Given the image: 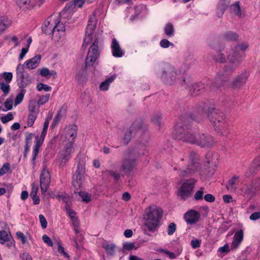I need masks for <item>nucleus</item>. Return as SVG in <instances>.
<instances>
[{
  "label": "nucleus",
  "mask_w": 260,
  "mask_h": 260,
  "mask_svg": "<svg viewBox=\"0 0 260 260\" xmlns=\"http://www.w3.org/2000/svg\"><path fill=\"white\" fill-rule=\"evenodd\" d=\"M247 45L241 44L232 48L228 55L229 64L225 66L222 71L219 72L215 79L211 88H219L227 82L233 72L241 62L243 51L247 48Z\"/></svg>",
  "instance_id": "nucleus-1"
},
{
  "label": "nucleus",
  "mask_w": 260,
  "mask_h": 260,
  "mask_svg": "<svg viewBox=\"0 0 260 260\" xmlns=\"http://www.w3.org/2000/svg\"><path fill=\"white\" fill-rule=\"evenodd\" d=\"M95 25L96 20L95 15L93 14L89 17L88 24L86 28L85 37L82 45V47H84V45L86 46L92 43L89 49L85 59V66L84 67V70H85L87 67L93 66L100 55L98 44L101 35L99 34L96 35L93 34Z\"/></svg>",
  "instance_id": "nucleus-2"
},
{
  "label": "nucleus",
  "mask_w": 260,
  "mask_h": 260,
  "mask_svg": "<svg viewBox=\"0 0 260 260\" xmlns=\"http://www.w3.org/2000/svg\"><path fill=\"white\" fill-rule=\"evenodd\" d=\"M212 123L215 131L221 135H226L228 133V124L224 113L218 109L209 108L208 111L203 110Z\"/></svg>",
  "instance_id": "nucleus-3"
},
{
  "label": "nucleus",
  "mask_w": 260,
  "mask_h": 260,
  "mask_svg": "<svg viewBox=\"0 0 260 260\" xmlns=\"http://www.w3.org/2000/svg\"><path fill=\"white\" fill-rule=\"evenodd\" d=\"M199 133L183 123H178L174 126L173 135L175 139L184 142L196 145Z\"/></svg>",
  "instance_id": "nucleus-4"
},
{
  "label": "nucleus",
  "mask_w": 260,
  "mask_h": 260,
  "mask_svg": "<svg viewBox=\"0 0 260 260\" xmlns=\"http://www.w3.org/2000/svg\"><path fill=\"white\" fill-rule=\"evenodd\" d=\"M155 72L157 76L165 84H174L178 77L175 67L169 62H162L155 67Z\"/></svg>",
  "instance_id": "nucleus-5"
},
{
  "label": "nucleus",
  "mask_w": 260,
  "mask_h": 260,
  "mask_svg": "<svg viewBox=\"0 0 260 260\" xmlns=\"http://www.w3.org/2000/svg\"><path fill=\"white\" fill-rule=\"evenodd\" d=\"M162 209L156 206H149L145 211L143 223L147 228H157L161 225L163 214Z\"/></svg>",
  "instance_id": "nucleus-6"
},
{
  "label": "nucleus",
  "mask_w": 260,
  "mask_h": 260,
  "mask_svg": "<svg viewBox=\"0 0 260 260\" xmlns=\"http://www.w3.org/2000/svg\"><path fill=\"white\" fill-rule=\"evenodd\" d=\"M189 160L188 165L179 171V174L182 177L192 175L200 170L201 162L197 153L191 152L189 156Z\"/></svg>",
  "instance_id": "nucleus-7"
},
{
  "label": "nucleus",
  "mask_w": 260,
  "mask_h": 260,
  "mask_svg": "<svg viewBox=\"0 0 260 260\" xmlns=\"http://www.w3.org/2000/svg\"><path fill=\"white\" fill-rule=\"evenodd\" d=\"M73 145V141L68 142L64 148L58 152L56 160L60 167H64L67 162L71 159L72 153L75 151Z\"/></svg>",
  "instance_id": "nucleus-8"
},
{
  "label": "nucleus",
  "mask_w": 260,
  "mask_h": 260,
  "mask_svg": "<svg viewBox=\"0 0 260 260\" xmlns=\"http://www.w3.org/2000/svg\"><path fill=\"white\" fill-rule=\"evenodd\" d=\"M196 180L193 178L185 180L178 191V195L185 200L191 194Z\"/></svg>",
  "instance_id": "nucleus-9"
},
{
  "label": "nucleus",
  "mask_w": 260,
  "mask_h": 260,
  "mask_svg": "<svg viewBox=\"0 0 260 260\" xmlns=\"http://www.w3.org/2000/svg\"><path fill=\"white\" fill-rule=\"evenodd\" d=\"M51 182V176L49 171L44 167L41 171L40 175V184L41 191L46 192L50 186Z\"/></svg>",
  "instance_id": "nucleus-10"
},
{
  "label": "nucleus",
  "mask_w": 260,
  "mask_h": 260,
  "mask_svg": "<svg viewBox=\"0 0 260 260\" xmlns=\"http://www.w3.org/2000/svg\"><path fill=\"white\" fill-rule=\"evenodd\" d=\"M69 5H67L64 9L59 13V15H55V24H54V31L64 32L65 31V27L63 21H61L66 17L70 16L69 10L67 7Z\"/></svg>",
  "instance_id": "nucleus-11"
},
{
  "label": "nucleus",
  "mask_w": 260,
  "mask_h": 260,
  "mask_svg": "<svg viewBox=\"0 0 260 260\" xmlns=\"http://www.w3.org/2000/svg\"><path fill=\"white\" fill-rule=\"evenodd\" d=\"M131 151L128 150L122 161L120 170L125 173H129L136 166V159L131 158Z\"/></svg>",
  "instance_id": "nucleus-12"
},
{
  "label": "nucleus",
  "mask_w": 260,
  "mask_h": 260,
  "mask_svg": "<svg viewBox=\"0 0 260 260\" xmlns=\"http://www.w3.org/2000/svg\"><path fill=\"white\" fill-rule=\"evenodd\" d=\"M248 77V75L246 72L242 73L233 79L229 88L232 90L240 89L246 84Z\"/></svg>",
  "instance_id": "nucleus-13"
},
{
  "label": "nucleus",
  "mask_w": 260,
  "mask_h": 260,
  "mask_svg": "<svg viewBox=\"0 0 260 260\" xmlns=\"http://www.w3.org/2000/svg\"><path fill=\"white\" fill-rule=\"evenodd\" d=\"M142 125V122L140 121H136L132 124L129 130L125 132L123 138V141L125 144H127L132 136L141 129Z\"/></svg>",
  "instance_id": "nucleus-14"
},
{
  "label": "nucleus",
  "mask_w": 260,
  "mask_h": 260,
  "mask_svg": "<svg viewBox=\"0 0 260 260\" xmlns=\"http://www.w3.org/2000/svg\"><path fill=\"white\" fill-rule=\"evenodd\" d=\"M197 142V145L201 147H211L215 143L213 138L209 135L199 133Z\"/></svg>",
  "instance_id": "nucleus-15"
},
{
  "label": "nucleus",
  "mask_w": 260,
  "mask_h": 260,
  "mask_svg": "<svg viewBox=\"0 0 260 260\" xmlns=\"http://www.w3.org/2000/svg\"><path fill=\"white\" fill-rule=\"evenodd\" d=\"M55 15L48 17L42 26V31L46 35H51L54 32Z\"/></svg>",
  "instance_id": "nucleus-16"
},
{
  "label": "nucleus",
  "mask_w": 260,
  "mask_h": 260,
  "mask_svg": "<svg viewBox=\"0 0 260 260\" xmlns=\"http://www.w3.org/2000/svg\"><path fill=\"white\" fill-rule=\"evenodd\" d=\"M78 127L75 125H69L66 126L63 131V135L68 141H73L76 137Z\"/></svg>",
  "instance_id": "nucleus-17"
},
{
  "label": "nucleus",
  "mask_w": 260,
  "mask_h": 260,
  "mask_svg": "<svg viewBox=\"0 0 260 260\" xmlns=\"http://www.w3.org/2000/svg\"><path fill=\"white\" fill-rule=\"evenodd\" d=\"M201 217L200 213L195 210H191L184 215V219L187 223L192 224L197 222Z\"/></svg>",
  "instance_id": "nucleus-18"
},
{
  "label": "nucleus",
  "mask_w": 260,
  "mask_h": 260,
  "mask_svg": "<svg viewBox=\"0 0 260 260\" xmlns=\"http://www.w3.org/2000/svg\"><path fill=\"white\" fill-rule=\"evenodd\" d=\"M257 186L254 183L248 185L241 189V191L243 196L248 199H251L255 196L257 190Z\"/></svg>",
  "instance_id": "nucleus-19"
},
{
  "label": "nucleus",
  "mask_w": 260,
  "mask_h": 260,
  "mask_svg": "<svg viewBox=\"0 0 260 260\" xmlns=\"http://www.w3.org/2000/svg\"><path fill=\"white\" fill-rule=\"evenodd\" d=\"M111 48L112 55L115 57H121L124 54V52L115 38L112 39Z\"/></svg>",
  "instance_id": "nucleus-20"
},
{
  "label": "nucleus",
  "mask_w": 260,
  "mask_h": 260,
  "mask_svg": "<svg viewBox=\"0 0 260 260\" xmlns=\"http://www.w3.org/2000/svg\"><path fill=\"white\" fill-rule=\"evenodd\" d=\"M41 59V56L40 55H37L33 58L25 61L24 66L29 69H35L38 66Z\"/></svg>",
  "instance_id": "nucleus-21"
},
{
  "label": "nucleus",
  "mask_w": 260,
  "mask_h": 260,
  "mask_svg": "<svg viewBox=\"0 0 260 260\" xmlns=\"http://www.w3.org/2000/svg\"><path fill=\"white\" fill-rule=\"evenodd\" d=\"M243 239V232L240 229L237 231L234 235V240L231 245L232 249H236Z\"/></svg>",
  "instance_id": "nucleus-22"
},
{
  "label": "nucleus",
  "mask_w": 260,
  "mask_h": 260,
  "mask_svg": "<svg viewBox=\"0 0 260 260\" xmlns=\"http://www.w3.org/2000/svg\"><path fill=\"white\" fill-rule=\"evenodd\" d=\"M35 5L36 3L34 0H17V6L24 10L31 9Z\"/></svg>",
  "instance_id": "nucleus-23"
},
{
  "label": "nucleus",
  "mask_w": 260,
  "mask_h": 260,
  "mask_svg": "<svg viewBox=\"0 0 260 260\" xmlns=\"http://www.w3.org/2000/svg\"><path fill=\"white\" fill-rule=\"evenodd\" d=\"M205 88V86L202 83L194 84L190 89L191 94L193 96H197L201 92H203Z\"/></svg>",
  "instance_id": "nucleus-24"
},
{
  "label": "nucleus",
  "mask_w": 260,
  "mask_h": 260,
  "mask_svg": "<svg viewBox=\"0 0 260 260\" xmlns=\"http://www.w3.org/2000/svg\"><path fill=\"white\" fill-rule=\"evenodd\" d=\"M117 76L115 74L108 77L104 81L102 82L100 85V89L102 91H107L109 89L110 84L116 79Z\"/></svg>",
  "instance_id": "nucleus-25"
},
{
  "label": "nucleus",
  "mask_w": 260,
  "mask_h": 260,
  "mask_svg": "<svg viewBox=\"0 0 260 260\" xmlns=\"http://www.w3.org/2000/svg\"><path fill=\"white\" fill-rule=\"evenodd\" d=\"M260 169V156H256L252 161L249 170L252 174L256 173Z\"/></svg>",
  "instance_id": "nucleus-26"
},
{
  "label": "nucleus",
  "mask_w": 260,
  "mask_h": 260,
  "mask_svg": "<svg viewBox=\"0 0 260 260\" xmlns=\"http://www.w3.org/2000/svg\"><path fill=\"white\" fill-rule=\"evenodd\" d=\"M11 24V21L7 17H0V32L2 33L5 29L10 26Z\"/></svg>",
  "instance_id": "nucleus-27"
},
{
  "label": "nucleus",
  "mask_w": 260,
  "mask_h": 260,
  "mask_svg": "<svg viewBox=\"0 0 260 260\" xmlns=\"http://www.w3.org/2000/svg\"><path fill=\"white\" fill-rule=\"evenodd\" d=\"M40 106L37 105V104L35 101H30L29 103V114H34L38 115L39 112Z\"/></svg>",
  "instance_id": "nucleus-28"
},
{
  "label": "nucleus",
  "mask_w": 260,
  "mask_h": 260,
  "mask_svg": "<svg viewBox=\"0 0 260 260\" xmlns=\"http://www.w3.org/2000/svg\"><path fill=\"white\" fill-rule=\"evenodd\" d=\"M222 37L226 41H236L238 39V36L233 31H228L223 34Z\"/></svg>",
  "instance_id": "nucleus-29"
},
{
  "label": "nucleus",
  "mask_w": 260,
  "mask_h": 260,
  "mask_svg": "<svg viewBox=\"0 0 260 260\" xmlns=\"http://www.w3.org/2000/svg\"><path fill=\"white\" fill-rule=\"evenodd\" d=\"M31 42H32V39L31 37H29V38L26 39L27 45L25 47H24L21 49V53L19 56V60H21L24 58L25 55H26V54L27 53V52L28 51V49L29 48V46H30Z\"/></svg>",
  "instance_id": "nucleus-30"
},
{
  "label": "nucleus",
  "mask_w": 260,
  "mask_h": 260,
  "mask_svg": "<svg viewBox=\"0 0 260 260\" xmlns=\"http://www.w3.org/2000/svg\"><path fill=\"white\" fill-rule=\"evenodd\" d=\"M175 29L171 23H168L164 27V32L168 37H172L174 35Z\"/></svg>",
  "instance_id": "nucleus-31"
},
{
  "label": "nucleus",
  "mask_w": 260,
  "mask_h": 260,
  "mask_svg": "<svg viewBox=\"0 0 260 260\" xmlns=\"http://www.w3.org/2000/svg\"><path fill=\"white\" fill-rule=\"evenodd\" d=\"M238 178L237 176H235L229 180L226 184V188L229 190L233 191L236 188V182Z\"/></svg>",
  "instance_id": "nucleus-32"
},
{
  "label": "nucleus",
  "mask_w": 260,
  "mask_h": 260,
  "mask_svg": "<svg viewBox=\"0 0 260 260\" xmlns=\"http://www.w3.org/2000/svg\"><path fill=\"white\" fill-rule=\"evenodd\" d=\"M150 141L149 135L148 133H144L140 137L139 141L140 147H145Z\"/></svg>",
  "instance_id": "nucleus-33"
},
{
  "label": "nucleus",
  "mask_w": 260,
  "mask_h": 260,
  "mask_svg": "<svg viewBox=\"0 0 260 260\" xmlns=\"http://www.w3.org/2000/svg\"><path fill=\"white\" fill-rule=\"evenodd\" d=\"M78 194L82 199V202L87 203L91 201L90 194L85 191H80Z\"/></svg>",
  "instance_id": "nucleus-34"
},
{
  "label": "nucleus",
  "mask_w": 260,
  "mask_h": 260,
  "mask_svg": "<svg viewBox=\"0 0 260 260\" xmlns=\"http://www.w3.org/2000/svg\"><path fill=\"white\" fill-rule=\"evenodd\" d=\"M62 117V114L60 112H58L57 114L54 116L53 121L51 124L50 127L52 129L54 128L58 124Z\"/></svg>",
  "instance_id": "nucleus-35"
},
{
  "label": "nucleus",
  "mask_w": 260,
  "mask_h": 260,
  "mask_svg": "<svg viewBox=\"0 0 260 260\" xmlns=\"http://www.w3.org/2000/svg\"><path fill=\"white\" fill-rule=\"evenodd\" d=\"M161 119V114L159 113L154 114L151 118L152 122L157 126H160Z\"/></svg>",
  "instance_id": "nucleus-36"
},
{
  "label": "nucleus",
  "mask_w": 260,
  "mask_h": 260,
  "mask_svg": "<svg viewBox=\"0 0 260 260\" xmlns=\"http://www.w3.org/2000/svg\"><path fill=\"white\" fill-rule=\"evenodd\" d=\"M56 197L59 201H62L65 203H68L70 200L69 195L64 192L57 194Z\"/></svg>",
  "instance_id": "nucleus-37"
},
{
  "label": "nucleus",
  "mask_w": 260,
  "mask_h": 260,
  "mask_svg": "<svg viewBox=\"0 0 260 260\" xmlns=\"http://www.w3.org/2000/svg\"><path fill=\"white\" fill-rule=\"evenodd\" d=\"M106 173L109 176H112L115 181L117 182L118 181L121 176V174L119 172H115L113 170H107L106 171Z\"/></svg>",
  "instance_id": "nucleus-38"
},
{
  "label": "nucleus",
  "mask_w": 260,
  "mask_h": 260,
  "mask_svg": "<svg viewBox=\"0 0 260 260\" xmlns=\"http://www.w3.org/2000/svg\"><path fill=\"white\" fill-rule=\"evenodd\" d=\"M205 188L201 187L200 190H198L194 195V199L196 201L201 200L204 198Z\"/></svg>",
  "instance_id": "nucleus-39"
},
{
  "label": "nucleus",
  "mask_w": 260,
  "mask_h": 260,
  "mask_svg": "<svg viewBox=\"0 0 260 260\" xmlns=\"http://www.w3.org/2000/svg\"><path fill=\"white\" fill-rule=\"evenodd\" d=\"M85 3V0H74L73 4L68 3L67 5H69L67 8L69 10V13H70V8L74 5L75 7H78L79 8H81L83 6V5Z\"/></svg>",
  "instance_id": "nucleus-40"
},
{
  "label": "nucleus",
  "mask_w": 260,
  "mask_h": 260,
  "mask_svg": "<svg viewBox=\"0 0 260 260\" xmlns=\"http://www.w3.org/2000/svg\"><path fill=\"white\" fill-rule=\"evenodd\" d=\"M9 239V236L7 233L4 231H0V243L1 244H4L8 242Z\"/></svg>",
  "instance_id": "nucleus-41"
},
{
  "label": "nucleus",
  "mask_w": 260,
  "mask_h": 260,
  "mask_svg": "<svg viewBox=\"0 0 260 260\" xmlns=\"http://www.w3.org/2000/svg\"><path fill=\"white\" fill-rule=\"evenodd\" d=\"M13 99L9 98L6 100V101L4 102V105L5 107V109H3L4 111H8L10 110L12 108Z\"/></svg>",
  "instance_id": "nucleus-42"
},
{
  "label": "nucleus",
  "mask_w": 260,
  "mask_h": 260,
  "mask_svg": "<svg viewBox=\"0 0 260 260\" xmlns=\"http://www.w3.org/2000/svg\"><path fill=\"white\" fill-rule=\"evenodd\" d=\"M103 247L107 251V253L111 255H114L115 253V245L113 244H108L103 246Z\"/></svg>",
  "instance_id": "nucleus-43"
},
{
  "label": "nucleus",
  "mask_w": 260,
  "mask_h": 260,
  "mask_svg": "<svg viewBox=\"0 0 260 260\" xmlns=\"http://www.w3.org/2000/svg\"><path fill=\"white\" fill-rule=\"evenodd\" d=\"M45 136L41 135L40 136H36L35 137L36 141L35 142V146L41 147V145L43 144V143L44 141Z\"/></svg>",
  "instance_id": "nucleus-44"
},
{
  "label": "nucleus",
  "mask_w": 260,
  "mask_h": 260,
  "mask_svg": "<svg viewBox=\"0 0 260 260\" xmlns=\"http://www.w3.org/2000/svg\"><path fill=\"white\" fill-rule=\"evenodd\" d=\"M37 89L40 91L43 90H45V91H50L51 90L52 88L51 86L47 84L39 83L37 86Z\"/></svg>",
  "instance_id": "nucleus-45"
},
{
  "label": "nucleus",
  "mask_w": 260,
  "mask_h": 260,
  "mask_svg": "<svg viewBox=\"0 0 260 260\" xmlns=\"http://www.w3.org/2000/svg\"><path fill=\"white\" fill-rule=\"evenodd\" d=\"M40 147L34 146L32 152L31 162L34 165L36 163V159L40 151Z\"/></svg>",
  "instance_id": "nucleus-46"
},
{
  "label": "nucleus",
  "mask_w": 260,
  "mask_h": 260,
  "mask_svg": "<svg viewBox=\"0 0 260 260\" xmlns=\"http://www.w3.org/2000/svg\"><path fill=\"white\" fill-rule=\"evenodd\" d=\"M49 97V94H46L45 95L40 96L38 101L37 105L40 106L45 104L48 101Z\"/></svg>",
  "instance_id": "nucleus-47"
},
{
  "label": "nucleus",
  "mask_w": 260,
  "mask_h": 260,
  "mask_svg": "<svg viewBox=\"0 0 260 260\" xmlns=\"http://www.w3.org/2000/svg\"><path fill=\"white\" fill-rule=\"evenodd\" d=\"M214 59L216 61L222 63L225 60V57L221 51H219L217 53V54L214 57Z\"/></svg>",
  "instance_id": "nucleus-48"
},
{
  "label": "nucleus",
  "mask_w": 260,
  "mask_h": 260,
  "mask_svg": "<svg viewBox=\"0 0 260 260\" xmlns=\"http://www.w3.org/2000/svg\"><path fill=\"white\" fill-rule=\"evenodd\" d=\"M10 164L6 162L4 164L3 167L0 169V176H3L10 170Z\"/></svg>",
  "instance_id": "nucleus-49"
},
{
  "label": "nucleus",
  "mask_w": 260,
  "mask_h": 260,
  "mask_svg": "<svg viewBox=\"0 0 260 260\" xmlns=\"http://www.w3.org/2000/svg\"><path fill=\"white\" fill-rule=\"evenodd\" d=\"M160 46L164 48H167L170 46H174V44L167 39H162L160 41Z\"/></svg>",
  "instance_id": "nucleus-50"
},
{
  "label": "nucleus",
  "mask_w": 260,
  "mask_h": 260,
  "mask_svg": "<svg viewBox=\"0 0 260 260\" xmlns=\"http://www.w3.org/2000/svg\"><path fill=\"white\" fill-rule=\"evenodd\" d=\"M37 117V115L29 114L27 119V125L28 126H31L33 125L34 122L35 121Z\"/></svg>",
  "instance_id": "nucleus-51"
},
{
  "label": "nucleus",
  "mask_w": 260,
  "mask_h": 260,
  "mask_svg": "<svg viewBox=\"0 0 260 260\" xmlns=\"http://www.w3.org/2000/svg\"><path fill=\"white\" fill-rule=\"evenodd\" d=\"M13 119V115L11 113H9L7 115L2 116L1 118L2 122L6 123Z\"/></svg>",
  "instance_id": "nucleus-52"
},
{
  "label": "nucleus",
  "mask_w": 260,
  "mask_h": 260,
  "mask_svg": "<svg viewBox=\"0 0 260 260\" xmlns=\"http://www.w3.org/2000/svg\"><path fill=\"white\" fill-rule=\"evenodd\" d=\"M123 248L127 250H131L133 249H137L138 247L135 246V243H125L123 245Z\"/></svg>",
  "instance_id": "nucleus-53"
},
{
  "label": "nucleus",
  "mask_w": 260,
  "mask_h": 260,
  "mask_svg": "<svg viewBox=\"0 0 260 260\" xmlns=\"http://www.w3.org/2000/svg\"><path fill=\"white\" fill-rule=\"evenodd\" d=\"M0 88L5 94H7L9 92L10 86L8 83L2 82L0 84Z\"/></svg>",
  "instance_id": "nucleus-54"
},
{
  "label": "nucleus",
  "mask_w": 260,
  "mask_h": 260,
  "mask_svg": "<svg viewBox=\"0 0 260 260\" xmlns=\"http://www.w3.org/2000/svg\"><path fill=\"white\" fill-rule=\"evenodd\" d=\"M40 74L41 76L49 78L50 70L47 68H43L40 69Z\"/></svg>",
  "instance_id": "nucleus-55"
},
{
  "label": "nucleus",
  "mask_w": 260,
  "mask_h": 260,
  "mask_svg": "<svg viewBox=\"0 0 260 260\" xmlns=\"http://www.w3.org/2000/svg\"><path fill=\"white\" fill-rule=\"evenodd\" d=\"M25 92L26 90L22 88L21 89L20 92L17 94V105L20 104L22 102Z\"/></svg>",
  "instance_id": "nucleus-56"
},
{
  "label": "nucleus",
  "mask_w": 260,
  "mask_h": 260,
  "mask_svg": "<svg viewBox=\"0 0 260 260\" xmlns=\"http://www.w3.org/2000/svg\"><path fill=\"white\" fill-rule=\"evenodd\" d=\"M39 190L38 186L37 184L34 182L31 184V191L30 194V196H35L37 195V193Z\"/></svg>",
  "instance_id": "nucleus-57"
},
{
  "label": "nucleus",
  "mask_w": 260,
  "mask_h": 260,
  "mask_svg": "<svg viewBox=\"0 0 260 260\" xmlns=\"http://www.w3.org/2000/svg\"><path fill=\"white\" fill-rule=\"evenodd\" d=\"M42 239L44 242L48 245L50 247L53 246V242L51 239L46 235H44L42 236Z\"/></svg>",
  "instance_id": "nucleus-58"
},
{
  "label": "nucleus",
  "mask_w": 260,
  "mask_h": 260,
  "mask_svg": "<svg viewBox=\"0 0 260 260\" xmlns=\"http://www.w3.org/2000/svg\"><path fill=\"white\" fill-rule=\"evenodd\" d=\"M71 217V221L74 228H78L79 225V220L77 217L75 215L70 216Z\"/></svg>",
  "instance_id": "nucleus-59"
},
{
  "label": "nucleus",
  "mask_w": 260,
  "mask_h": 260,
  "mask_svg": "<svg viewBox=\"0 0 260 260\" xmlns=\"http://www.w3.org/2000/svg\"><path fill=\"white\" fill-rule=\"evenodd\" d=\"M17 237L20 239L22 244H25L27 243V238L22 233L17 232Z\"/></svg>",
  "instance_id": "nucleus-60"
},
{
  "label": "nucleus",
  "mask_w": 260,
  "mask_h": 260,
  "mask_svg": "<svg viewBox=\"0 0 260 260\" xmlns=\"http://www.w3.org/2000/svg\"><path fill=\"white\" fill-rule=\"evenodd\" d=\"M39 217L42 228H47V222L44 215L42 214H40Z\"/></svg>",
  "instance_id": "nucleus-61"
},
{
  "label": "nucleus",
  "mask_w": 260,
  "mask_h": 260,
  "mask_svg": "<svg viewBox=\"0 0 260 260\" xmlns=\"http://www.w3.org/2000/svg\"><path fill=\"white\" fill-rule=\"evenodd\" d=\"M3 77L7 82H9L12 80V74L10 72H4L3 73Z\"/></svg>",
  "instance_id": "nucleus-62"
},
{
  "label": "nucleus",
  "mask_w": 260,
  "mask_h": 260,
  "mask_svg": "<svg viewBox=\"0 0 260 260\" xmlns=\"http://www.w3.org/2000/svg\"><path fill=\"white\" fill-rule=\"evenodd\" d=\"M204 199L206 201L210 203L213 202L215 200V197L211 194H206L204 196Z\"/></svg>",
  "instance_id": "nucleus-63"
},
{
  "label": "nucleus",
  "mask_w": 260,
  "mask_h": 260,
  "mask_svg": "<svg viewBox=\"0 0 260 260\" xmlns=\"http://www.w3.org/2000/svg\"><path fill=\"white\" fill-rule=\"evenodd\" d=\"M249 218L251 220H256L257 219H260V211L259 212H255L252 213Z\"/></svg>",
  "instance_id": "nucleus-64"
}]
</instances>
